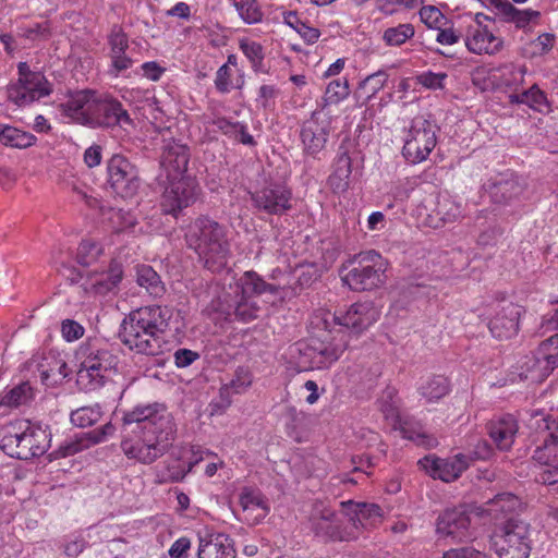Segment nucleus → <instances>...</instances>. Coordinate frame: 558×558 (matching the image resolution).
<instances>
[{
  "instance_id": "obj_1",
  "label": "nucleus",
  "mask_w": 558,
  "mask_h": 558,
  "mask_svg": "<svg viewBox=\"0 0 558 558\" xmlns=\"http://www.w3.org/2000/svg\"><path fill=\"white\" fill-rule=\"evenodd\" d=\"M175 433L173 417L163 404H138L123 414L120 448L129 460L148 465L168 452Z\"/></svg>"
},
{
  "instance_id": "obj_2",
  "label": "nucleus",
  "mask_w": 558,
  "mask_h": 558,
  "mask_svg": "<svg viewBox=\"0 0 558 558\" xmlns=\"http://www.w3.org/2000/svg\"><path fill=\"white\" fill-rule=\"evenodd\" d=\"M170 318L171 311L167 306L149 305L131 311L121 324L122 343L137 354H163Z\"/></svg>"
},
{
  "instance_id": "obj_3",
  "label": "nucleus",
  "mask_w": 558,
  "mask_h": 558,
  "mask_svg": "<svg viewBox=\"0 0 558 558\" xmlns=\"http://www.w3.org/2000/svg\"><path fill=\"white\" fill-rule=\"evenodd\" d=\"M184 239L187 247L198 255L206 269L214 274L227 269L231 244L226 226L208 216H199L186 227Z\"/></svg>"
},
{
  "instance_id": "obj_4",
  "label": "nucleus",
  "mask_w": 558,
  "mask_h": 558,
  "mask_svg": "<svg viewBox=\"0 0 558 558\" xmlns=\"http://www.w3.org/2000/svg\"><path fill=\"white\" fill-rule=\"evenodd\" d=\"M229 290L218 296L215 310L227 319L234 318L242 323L257 318L260 307L256 299L260 294L275 291L254 271H245L233 286H229Z\"/></svg>"
},
{
  "instance_id": "obj_5",
  "label": "nucleus",
  "mask_w": 558,
  "mask_h": 558,
  "mask_svg": "<svg viewBox=\"0 0 558 558\" xmlns=\"http://www.w3.org/2000/svg\"><path fill=\"white\" fill-rule=\"evenodd\" d=\"M388 266L381 254L369 250L343 262L339 277L342 284L353 292H371L386 284Z\"/></svg>"
},
{
  "instance_id": "obj_6",
  "label": "nucleus",
  "mask_w": 558,
  "mask_h": 558,
  "mask_svg": "<svg viewBox=\"0 0 558 558\" xmlns=\"http://www.w3.org/2000/svg\"><path fill=\"white\" fill-rule=\"evenodd\" d=\"M306 343L299 344L302 364L310 369H328L349 347V335L340 328L315 329Z\"/></svg>"
},
{
  "instance_id": "obj_7",
  "label": "nucleus",
  "mask_w": 558,
  "mask_h": 558,
  "mask_svg": "<svg viewBox=\"0 0 558 558\" xmlns=\"http://www.w3.org/2000/svg\"><path fill=\"white\" fill-rule=\"evenodd\" d=\"M77 357L80 368L76 381L86 391L101 388L117 366V356L99 339H88L82 343Z\"/></svg>"
},
{
  "instance_id": "obj_8",
  "label": "nucleus",
  "mask_w": 558,
  "mask_h": 558,
  "mask_svg": "<svg viewBox=\"0 0 558 558\" xmlns=\"http://www.w3.org/2000/svg\"><path fill=\"white\" fill-rule=\"evenodd\" d=\"M50 447V433L29 421L10 424L0 438V448L10 457L29 460L43 456Z\"/></svg>"
},
{
  "instance_id": "obj_9",
  "label": "nucleus",
  "mask_w": 558,
  "mask_h": 558,
  "mask_svg": "<svg viewBox=\"0 0 558 558\" xmlns=\"http://www.w3.org/2000/svg\"><path fill=\"white\" fill-rule=\"evenodd\" d=\"M380 317L379 308L371 301L355 302L347 311L331 313L325 308L316 310L310 319V326L315 329H328L339 326L355 335H361L373 326Z\"/></svg>"
},
{
  "instance_id": "obj_10",
  "label": "nucleus",
  "mask_w": 558,
  "mask_h": 558,
  "mask_svg": "<svg viewBox=\"0 0 558 558\" xmlns=\"http://www.w3.org/2000/svg\"><path fill=\"white\" fill-rule=\"evenodd\" d=\"M531 536V525L518 517H511L495 525L490 543L499 558H529L533 544Z\"/></svg>"
},
{
  "instance_id": "obj_11",
  "label": "nucleus",
  "mask_w": 558,
  "mask_h": 558,
  "mask_svg": "<svg viewBox=\"0 0 558 558\" xmlns=\"http://www.w3.org/2000/svg\"><path fill=\"white\" fill-rule=\"evenodd\" d=\"M53 92V84L40 71L31 69L27 62L17 64V78L7 86L8 100L17 107H26Z\"/></svg>"
},
{
  "instance_id": "obj_12",
  "label": "nucleus",
  "mask_w": 558,
  "mask_h": 558,
  "mask_svg": "<svg viewBox=\"0 0 558 558\" xmlns=\"http://www.w3.org/2000/svg\"><path fill=\"white\" fill-rule=\"evenodd\" d=\"M403 158L412 165L421 163L429 157L437 145V126L423 116L414 117L403 130Z\"/></svg>"
},
{
  "instance_id": "obj_13",
  "label": "nucleus",
  "mask_w": 558,
  "mask_h": 558,
  "mask_svg": "<svg viewBox=\"0 0 558 558\" xmlns=\"http://www.w3.org/2000/svg\"><path fill=\"white\" fill-rule=\"evenodd\" d=\"M533 420L531 427L538 434L539 445L536 446L532 459L558 475V421L542 412H536Z\"/></svg>"
},
{
  "instance_id": "obj_14",
  "label": "nucleus",
  "mask_w": 558,
  "mask_h": 558,
  "mask_svg": "<svg viewBox=\"0 0 558 558\" xmlns=\"http://www.w3.org/2000/svg\"><path fill=\"white\" fill-rule=\"evenodd\" d=\"M311 526L316 536L325 541H351L356 538V527L352 519H347L345 511L336 513L331 508L316 506L311 515Z\"/></svg>"
},
{
  "instance_id": "obj_15",
  "label": "nucleus",
  "mask_w": 558,
  "mask_h": 558,
  "mask_svg": "<svg viewBox=\"0 0 558 558\" xmlns=\"http://www.w3.org/2000/svg\"><path fill=\"white\" fill-rule=\"evenodd\" d=\"M332 131V116L324 110H315L306 119L300 131V138L303 146V153L313 158L326 148L330 133Z\"/></svg>"
},
{
  "instance_id": "obj_16",
  "label": "nucleus",
  "mask_w": 558,
  "mask_h": 558,
  "mask_svg": "<svg viewBox=\"0 0 558 558\" xmlns=\"http://www.w3.org/2000/svg\"><path fill=\"white\" fill-rule=\"evenodd\" d=\"M168 181L161 195L160 206L163 214L177 218L184 208L196 202L199 186L191 177L168 178Z\"/></svg>"
},
{
  "instance_id": "obj_17",
  "label": "nucleus",
  "mask_w": 558,
  "mask_h": 558,
  "mask_svg": "<svg viewBox=\"0 0 558 558\" xmlns=\"http://www.w3.org/2000/svg\"><path fill=\"white\" fill-rule=\"evenodd\" d=\"M108 182L114 193L122 198H129L140 189V178L136 167L123 155H113L107 163Z\"/></svg>"
},
{
  "instance_id": "obj_18",
  "label": "nucleus",
  "mask_w": 558,
  "mask_h": 558,
  "mask_svg": "<svg viewBox=\"0 0 558 558\" xmlns=\"http://www.w3.org/2000/svg\"><path fill=\"white\" fill-rule=\"evenodd\" d=\"M436 534L453 543L471 539V517L468 510L462 506L444 510L436 520Z\"/></svg>"
},
{
  "instance_id": "obj_19",
  "label": "nucleus",
  "mask_w": 558,
  "mask_h": 558,
  "mask_svg": "<svg viewBox=\"0 0 558 558\" xmlns=\"http://www.w3.org/2000/svg\"><path fill=\"white\" fill-rule=\"evenodd\" d=\"M292 191L286 184L272 182L252 194L255 208L269 215L281 216L292 208Z\"/></svg>"
},
{
  "instance_id": "obj_20",
  "label": "nucleus",
  "mask_w": 558,
  "mask_h": 558,
  "mask_svg": "<svg viewBox=\"0 0 558 558\" xmlns=\"http://www.w3.org/2000/svg\"><path fill=\"white\" fill-rule=\"evenodd\" d=\"M132 124L133 120L129 112L116 97L108 93L98 92L93 124L90 128H124Z\"/></svg>"
},
{
  "instance_id": "obj_21",
  "label": "nucleus",
  "mask_w": 558,
  "mask_h": 558,
  "mask_svg": "<svg viewBox=\"0 0 558 558\" xmlns=\"http://www.w3.org/2000/svg\"><path fill=\"white\" fill-rule=\"evenodd\" d=\"M469 457L463 453H458L447 459L428 454L420 459L417 464L433 478L450 483L461 476L469 468Z\"/></svg>"
},
{
  "instance_id": "obj_22",
  "label": "nucleus",
  "mask_w": 558,
  "mask_h": 558,
  "mask_svg": "<svg viewBox=\"0 0 558 558\" xmlns=\"http://www.w3.org/2000/svg\"><path fill=\"white\" fill-rule=\"evenodd\" d=\"M98 92L82 89L69 94L65 102L60 105L61 112L74 122L92 126Z\"/></svg>"
},
{
  "instance_id": "obj_23",
  "label": "nucleus",
  "mask_w": 558,
  "mask_h": 558,
  "mask_svg": "<svg viewBox=\"0 0 558 558\" xmlns=\"http://www.w3.org/2000/svg\"><path fill=\"white\" fill-rule=\"evenodd\" d=\"M123 278L120 262L111 259L108 266L100 270L95 269L86 275L83 282L84 290L93 295H106L114 291Z\"/></svg>"
},
{
  "instance_id": "obj_24",
  "label": "nucleus",
  "mask_w": 558,
  "mask_h": 558,
  "mask_svg": "<svg viewBox=\"0 0 558 558\" xmlns=\"http://www.w3.org/2000/svg\"><path fill=\"white\" fill-rule=\"evenodd\" d=\"M387 397L389 400L383 398L379 402V410L385 418L390 421L395 427H399L404 438L414 441L418 446L426 448L435 447L437 440L434 436L426 434L422 429L412 430L408 427V424L402 421L399 405L397 401L393 400V391H388Z\"/></svg>"
},
{
  "instance_id": "obj_25",
  "label": "nucleus",
  "mask_w": 558,
  "mask_h": 558,
  "mask_svg": "<svg viewBox=\"0 0 558 558\" xmlns=\"http://www.w3.org/2000/svg\"><path fill=\"white\" fill-rule=\"evenodd\" d=\"M464 44L472 53L489 56L498 53L504 46L502 39L481 23L469 27Z\"/></svg>"
},
{
  "instance_id": "obj_26",
  "label": "nucleus",
  "mask_w": 558,
  "mask_h": 558,
  "mask_svg": "<svg viewBox=\"0 0 558 558\" xmlns=\"http://www.w3.org/2000/svg\"><path fill=\"white\" fill-rule=\"evenodd\" d=\"M116 427L111 423H107L100 428L90 432L81 433L74 437L65 439L59 447L58 451L61 457H71L93 445L104 442L108 437L112 436Z\"/></svg>"
},
{
  "instance_id": "obj_27",
  "label": "nucleus",
  "mask_w": 558,
  "mask_h": 558,
  "mask_svg": "<svg viewBox=\"0 0 558 558\" xmlns=\"http://www.w3.org/2000/svg\"><path fill=\"white\" fill-rule=\"evenodd\" d=\"M486 433L500 451L511 449L519 429L518 421L511 414L493 417L486 423Z\"/></svg>"
},
{
  "instance_id": "obj_28",
  "label": "nucleus",
  "mask_w": 558,
  "mask_h": 558,
  "mask_svg": "<svg viewBox=\"0 0 558 558\" xmlns=\"http://www.w3.org/2000/svg\"><path fill=\"white\" fill-rule=\"evenodd\" d=\"M190 450L191 458L186 464L179 462L168 463L165 471L157 472L155 482L157 484L181 482L199 462L207 460L209 456H215L213 451L205 450L199 446H191Z\"/></svg>"
},
{
  "instance_id": "obj_29",
  "label": "nucleus",
  "mask_w": 558,
  "mask_h": 558,
  "mask_svg": "<svg viewBox=\"0 0 558 558\" xmlns=\"http://www.w3.org/2000/svg\"><path fill=\"white\" fill-rule=\"evenodd\" d=\"M242 520L250 525L260 523L270 512L267 498L257 489L245 487L239 496Z\"/></svg>"
},
{
  "instance_id": "obj_30",
  "label": "nucleus",
  "mask_w": 558,
  "mask_h": 558,
  "mask_svg": "<svg viewBox=\"0 0 558 558\" xmlns=\"http://www.w3.org/2000/svg\"><path fill=\"white\" fill-rule=\"evenodd\" d=\"M520 316L521 306L511 302L504 304L488 323L493 337L507 339L515 335L519 330Z\"/></svg>"
},
{
  "instance_id": "obj_31",
  "label": "nucleus",
  "mask_w": 558,
  "mask_h": 558,
  "mask_svg": "<svg viewBox=\"0 0 558 558\" xmlns=\"http://www.w3.org/2000/svg\"><path fill=\"white\" fill-rule=\"evenodd\" d=\"M190 160V149L186 145L175 141L167 142L161 155V167L167 178L185 177Z\"/></svg>"
},
{
  "instance_id": "obj_32",
  "label": "nucleus",
  "mask_w": 558,
  "mask_h": 558,
  "mask_svg": "<svg viewBox=\"0 0 558 558\" xmlns=\"http://www.w3.org/2000/svg\"><path fill=\"white\" fill-rule=\"evenodd\" d=\"M435 207L428 214L427 225L434 229L441 228L446 223H453L464 217L460 203H457L448 195H438L433 201Z\"/></svg>"
},
{
  "instance_id": "obj_33",
  "label": "nucleus",
  "mask_w": 558,
  "mask_h": 558,
  "mask_svg": "<svg viewBox=\"0 0 558 558\" xmlns=\"http://www.w3.org/2000/svg\"><path fill=\"white\" fill-rule=\"evenodd\" d=\"M526 72L525 64L507 62L490 69L488 78L497 89H518L523 84Z\"/></svg>"
},
{
  "instance_id": "obj_34",
  "label": "nucleus",
  "mask_w": 558,
  "mask_h": 558,
  "mask_svg": "<svg viewBox=\"0 0 558 558\" xmlns=\"http://www.w3.org/2000/svg\"><path fill=\"white\" fill-rule=\"evenodd\" d=\"M198 558H235L232 538L225 533H209L199 537Z\"/></svg>"
},
{
  "instance_id": "obj_35",
  "label": "nucleus",
  "mask_w": 558,
  "mask_h": 558,
  "mask_svg": "<svg viewBox=\"0 0 558 558\" xmlns=\"http://www.w3.org/2000/svg\"><path fill=\"white\" fill-rule=\"evenodd\" d=\"M36 397V389L29 381H22L0 393V415L10 414L13 410L29 405Z\"/></svg>"
},
{
  "instance_id": "obj_36",
  "label": "nucleus",
  "mask_w": 558,
  "mask_h": 558,
  "mask_svg": "<svg viewBox=\"0 0 558 558\" xmlns=\"http://www.w3.org/2000/svg\"><path fill=\"white\" fill-rule=\"evenodd\" d=\"M352 159L347 150L339 151L331 165L327 184L333 194H344L350 189Z\"/></svg>"
},
{
  "instance_id": "obj_37",
  "label": "nucleus",
  "mask_w": 558,
  "mask_h": 558,
  "mask_svg": "<svg viewBox=\"0 0 558 558\" xmlns=\"http://www.w3.org/2000/svg\"><path fill=\"white\" fill-rule=\"evenodd\" d=\"M558 367V333L539 343L534 352V364L530 371H536L537 377L548 376Z\"/></svg>"
},
{
  "instance_id": "obj_38",
  "label": "nucleus",
  "mask_w": 558,
  "mask_h": 558,
  "mask_svg": "<svg viewBox=\"0 0 558 558\" xmlns=\"http://www.w3.org/2000/svg\"><path fill=\"white\" fill-rule=\"evenodd\" d=\"M345 509L347 519H352L355 523L356 536L360 533L361 527H367L368 525H375L381 520V508L375 504H354L352 501L341 502Z\"/></svg>"
},
{
  "instance_id": "obj_39",
  "label": "nucleus",
  "mask_w": 558,
  "mask_h": 558,
  "mask_svg": "<svg viewBox=\"0 0 558 558\" xmlns=\"http://www.w3.org/2000/svg\"><path fill=\"white\" fill-rule=\"evenodd\" d=\"M522 502L518 496L511 493L497 494L493 499L486 502V512L494 520L506 521L521 510Z\"/></svg>"
},
{
  "instance_id": "obj_40",
  "label": "nucleus",
  "mask_w": 558,
  "mask_h": 558,
  "mask_svg": "<svg viewBox=\"0 0 558 558\" xmlns=\"http://www.w3.org/2000/svg\"><path fill=\"white\" fill-rule=\"evenodd\" d=\"M37 369L45 385L54 384L68 376L66 362L60 353L54 351H49L44 354L41 361L38 363Z\"/></svg>"
},
{
  "instance_id": "obj_41",
  "label": "nucleus",
  "mask_w": 558,
  "mask_h": 558,
  "mask_svg": "<svg viewBox=\"0 0 558 558\" xmlns=\"http://www.w3.org/2000/svg\"><path fill=\"white\" fill-rule=\"evenodd\" d=\"M499 20L504 23L513 24L515 28L527 33L539 24L541 12L533 9L521 10L509 2Z\"/></svg>"
},
{
  "instance_id": "obj_42",
  "label": "nucleus",
  "mask_w": 558,
  "mask_h": 558,
  "mask_svg": "<svg viewBox=\"0 0 558 558\" xmlns=\"http://www.w3.org/2000/svg\"><path fill=\"white\" fill-rule=\"evenodd\" d=\"M211 124L230 140H234L247 146L256 145V141L253 135L248 133V128L245 122L231 121L226 117H216L213 119Z\"/></svg>"
},
{
  "instance_id": "obj_43",
  "label": "nucleus",
  "mask_w": 558,
  "mask_h": 558,
  "mask_svg": "<svg viewBox=\"0 0 558 558\" xmlns=\"http://www.w3.org/2000/svg\"><path fill=\"white\" fill-rule=\"evenodd\" d=\"M417 392L426 402L435 403L450 392V383L442 375H430L421 380Z\"/></svg>"
},
{
  "instance_id": "obj_44",
  "label": "nucleus",
  "mask_w": 558,
  "mask_h": 558,
  "mask_svg": "<svg viewBox=\"0 0 558 558\" xmlns=\"http://www.w3.org/2000/svg\"><path fill=\"white\" fill-rule=\"evenodd\" d=\"M350 95L349 81L345 77L336 78L330 81L325 89L322 97V101L317 110H324V112H330V106H337L345 100Z\"/></svg>"
},
{
  "instance_id": "obj_45",
  "label": "nucleus",
  "mask_w": 558,
  "mask_h": 558,
  "mask_svg": "<svg viewBox=\"0 0 558 558\" xmlns=\"http://www.w3.org/2000/svg\"><path fill=\"white\" fill-rule=\"evenodd\" d=\"M37 142V137L24 130L11 125H4L0 130V143L4 146L17 149H25Z\"/></svg>"
},
{
  "instance_id": "obj_46",
  "label": "nucleus",
  "mask_w": 558,
  "mask_h": 558,
  "mask_svg": "<svg viewBox=\"0 0 558 558\" xmlns=\"http://www.w3.org/2000/svg\"><path fill=\"white\" fill-rule=\"evenodd\" d=\"M388 78L389 75L385 70H378L367 75L357 85V97L363 98L364 104L368 102L386 86Z\"/></svg>"
},
{
  "instance_id": "obj_47",
  "label": "nucleus",
  "mask_w": 558,
  "mask_h": 558,
  "mask_svg": "<svg viewBox=\"0 0 558 558\" xmlns=\"http://www.w3.org/2000/svg\"><path fill=\"white\" fill-rule=\"evenodd\" d=\"M136 282L140 287L144 288L149 295L154 298H160L165 293V286L160 279V276L154 270L151 266H136Z\"/></svg>"
},
{
  "instance_id": "obj_48",
  "label": "nucleus",
  "mask_w": 558,
  "mask_h": 558,
  "mask_svg": "<svg viewBox=\"0 0 558 558\" xmlns=\"http://www.w3.org/2000/svg\"><path fill=\"white\" fill-rule=\"evenodd\" d=\"M215 87L221 94H228L232 89H241L245 84L243 71L229 70L227 65H221L215 76Z\"/></svg>"
},
{
  "instance_id": "obj_49",
  "label": "nucleus",
  "mask_w": 558,
  "mask_h": 558,
  "mask_svg": "<svg viewBox=\"0 0 558 558\" xmlns=\"http://www.w3.org/2000/svg\"><path fill=\"white\" fill-rule=\"evenodd\" d=\"M523 191L515 178H508L494 183L490 187V197L496 204H507L517 198Z\"/></svg>"
},
{
  "instance_id": "obj_50",
  "label": "nucleus",
  "mask_w": 558,
  "mask_h": 558,
  "mask_svg": "<svg viewBox=\"0 0 558 558\" xmlns=\"http://www.w3.org/2000/svg\"><path fill=\"white\" fill-rule=\"evenodd\" d=\"M229 1L243 23L253 25L263 22L264 13L258 0Z\"/></svg>"
},
{
  "instance_id": "obj_51",
  "label": "nucleus",
  "mask_w": 558,
  "mask_h": 558,
  "mask_svg": "<svg viewBox=\"0 0 558 558\" xmlns=\"http://www.w3.org/2000/svg\"><path fill=\"white\" fill-rule=\"evenodd\" d=\"M102 254L104 248L100 243L84 239L77 247L76 260L80 265L88 267L94 265Z\"/></svg>"
},
{
  "instance_id": "obj_52",
  "label": "nucleus",
  "mask_w": 558,
  "mask_h": 558,
  "mask_svg": "<svg viewBox=\"0 0 558 558\" xmlns=\"http://www.w3.org/2000/svg\"><path fill=\"white\" fill-rule=\"evenodd\" d=\"M102 416L99 404L86 405L72 411L70 420L74 426L80 428L89 427L96 424Z\"/></svg>"
},
{
  "instance_id": "obj_53",
  "label": "nucleus",
  "mask_w": 558,
  "mask_h": 558,
  "mask_svg": "<svg viewBox=\"0 0 558 558\" xmlns=\"http://www.w3.org/2000/svg\"><path fill=\"white\" fill-rule=\"evenodd\" d=\"M239 48L251 63L252 69L257 70L262 66L265 59V49L262 44L243 37L239 39Z\"/></svg>"
},
{
  "instance_id": "obj_54",
  "label": "nucleus",
  "mask_w": 558,
  "mask_h": 558,
  "mask_svg": "<svg viewBox=\"0 0 558 558\" xmlns=\"http://www.w3.org/2000/svg\"><path fill=\"white\" fill-rule=\"evenodd\" d=\"M415 35V28L411 23L388 27L383 34V40L387 46H401Z\"/></svg>"
},
{
  "instance_id": "obj_55",
  "label": "nucleus",
  "mask_w": 558,
  "mask_h": 558,
  "mask_svg": "<svg viewBox=\"0 0 558 558\" xmlns=\"http://www.w3.org/2000/svg\"><path fill=\"white\" fill-rule=\"evenodd\" d=\"M418 15L421 22L429 29L436 31L450 24V20L435 5H422Z\"/></svg>"
},
{
  "instance_id": "obj_56",
  "label": "nucleus",
  "mask_w": 558,
  "mask_h": 558,
  "mask_svg": "<svg viewBox=\"0 0 558 558\" xmlns=\"http://www.w3.org/2000/svg\"><path fill=\"white\" fill-rule=\"evenodd\" d=\"M253 383V375L247 367L240 366L236 368L231 381L225 386L226 390H231L233 393H243Z\"/></svg>"
},
{
  "instance_id": "obj_57",
  "label": "nucleus",
  "mask_w": 558,
  "mask_h": 558,
  "mask_svg": "<svg viewBox=\"0 0 558 558\" xmlns=\"http://www.w3.org/2000/svg\"><path fill=\"white\" fill-rule=\"evenodd\" d=\"M523 96H525L527 100L526 105L535 111L543 112L545 108L549 107L545 92H543L537 84L524 90Z\"/></svg>"
},
{
  "instance_id": "obj_58",
  "label": "nucleus",
  "mask_w": 558,
  "mask_h": 558,
  "mask_svg": "<svg viewBox=\"0 0 558 558\" xmlns=\"http://www.w3.org/2000/svg\"><path fill=\"white\" fill-rule=\"evenodd\" d=\"M448 75L445 72L435 73L432 71H425L417 75L416 81L417 84L427 89L437 90L445 88V81Z\"/></svg>"
},
{
  "instance_id": "obj_59",
  "label": "nucleus",
  "mask_w": 558,
  "mask_h": 558,
  "mask_svg": "<svg viewBox=\"0 0 558 558\" xmlns=\"http://www.w3.org/2000/svg\"><path fill=\"white\" fill-rule=\"evenodd\" d=\"M110 46V57L126 53L129 48V38L121 29H113L108 39Z\"/></svg>"
},
{
  "instance_id": "obj_60",
  "label": "nucleus",
  "mask_w": 558,
  "mask_h": 558,
  "mask_svg": "<svg viewBox=\"0 0 558 558\" xmlns=\"http://www.w3.org/2000/svg\"><path fill=\"white\" fill-rule=\"evenodd\" d=\"M436 31L438 32L436 41L442 46H452L461 39V33L453 27L451 21L449 25H444Z\"/></svg>"
},
{
  "instance_id": "obj_61",
  "label": "nucleus",
  "mask_w": 558,
  "mask_h": 558,
  "mask_svg": "<svg viewBox=\"0 0 558 558\" xmlns=\"http://www.w3.org/2000/svg\"><path fill=\"white\" fill-rule=\"evenodd\" d=\"M555 44V36L549 33L541 34L531 41L532 56H543L551 50Z\"/></svg>"
},
{
  "instance_id": "obj_62",
  "label": "nucleus",
  "mask_w": 558,
  "mask_h": 558,
  "mask_svg": "<svg viewBox=\"0 0 558 558\" xmlns=\"http://www.w3.org/2000/svg\"><path fill=\"white\" fill-rule=\"evenodd\" d=\"M442 558H492V556L473 547H461L445 551Z\"/></svg>"
},
{
  "instance_id": "obj_63",
  "label": "nucleus",
  "mask_w": 558,
  "mask_h": 558,
  "mask_svg": "<svg viewBox=\"0 0 558 558\" xmlns=\"http://www.w3.org/2000/svg\"><path fill=\"white\" fill-rule=\"evenodd\" d=\"M61 332L66 341L72 342L83 337L84 328L75 320L65 319L62 322Z\"/></svg>"
},
{
  "instance_id": "obj_64",
  "label": "nucleus",
  "mask_w": 558,
  "mask_h": 558,
  "mask_svg": "<svg viewBox=\"0 0 558 558\" xmlns=\"http://www.w3.org/2000/svg\"><path fill=\"white\" fill-rule=\"evenodd\" d=\"M192 542L189 537L182 536L173 542L168 554L170 558H187Z\"/></svg>"
}]
</instances>
